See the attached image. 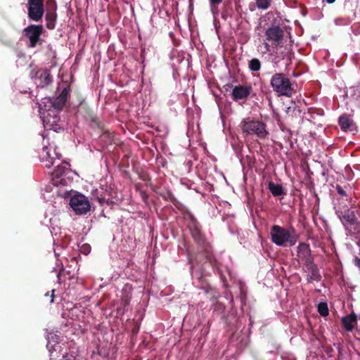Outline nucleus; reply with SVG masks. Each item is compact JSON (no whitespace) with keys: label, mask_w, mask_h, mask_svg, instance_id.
<instances>
[{"label":"nucleus","mask_w":360,"mask_h":360,"mask_svg":"<svg viewBox=\"0 0 360 360\" xmlns=\"http://www.w3.org/2000/svg\"><path fill=\"white\" fill-rule=\"evenodd\" d=\"M188 227L191 237L197 245L198 253L203 254L205 259L211 262L213 258L212 246L201 230L199 222L192 218L191 224Z\"/></svg>","instance_id":"nucleus-1"},{"label":"nucleus","mask_w":360,"mask_h":360,"mask_svg":"<svg viewBox=\"0 0 360 360\" xmlns=\"http://www.w3.org/2000/svg\"><path fill=\"white\" fill-rule=\"evenodd\" d=\"M240 127L245 135L254 136L260 139H264L269 135L266 124L258 120L245 118L240 122Z\"/></svg>","instance_id":"nucleus-2"},{"label":"nucleus","mask_w":360,"mask_h":360,"mask_svg":"<svg viewBox=\"0 0 360 360\" xmlns=\"http://www.w3.org/2000/svg\"><path fill=\"white\" fill-rule=\"evenodd\" d=\"M270 85L276 94L279 96L290 97L294 89L290 79L285 74L278 72L272 75Z\"/></svg>","instance_id":"nucleus-3"},{"label":"nucleus","mask_w":360,"mask_h":360,"mask_svg":"<svg viewBox=\"0 0 360 360\" xmlns=\"http://www.w3.org/2000/svg\"><path fill=\"white\" fill-rule=\"evenodd\" d=\"M346 231L350 235H356L360 233V221L356 216V211L340 212L338 217Z\"/></svg>","instance_id":"nucleus-4"},{"label":"nucleus","mask_w":360,"mask_h":360,"mask_svg":"<svg viewBox=\"0 0 360 360\" xmlns=\"http://www.w3.org/2000/svg\"><path fill=\"white\" fill-rule=\"evenodd\" d=\"M271 241L277 245L284 246L286 243L290 245L295 243V240L291 236L289 231L278 225H274L270 231Z\"/></svg>","instance_id":"nucleus-5"},{"label":"nucleus","mask_w":360,"mask_h":360,"mask_svg":"<svg viewBox=\"0 0 360 360\" xmlns=\"http://www.w3.org/2000/svg\"><path fill=\"white\" fill-rule=\"evenodd\" d=\"M44 30L42 25H30L23 30L25 37L29 39V47L35 48L37 44H41V36Z\"/></svg>","instance_id":"nucleus-6"},{"label":"nucleus","mask_w":360,"mask_h":360,"mask_svg":"<svg viewBox=\"0 0 360 360\" xmlns=\"http://www.w3.org/2000/svg\"><path fill=\"white\" fill-rule=\"evenodd\" d=\"M70 205L77 214H84L90 210L88 198L82 194H75L70 200Z\"/></svg>","instance_id":"nucleus-7"},{"label":"nucleus","mask_w":360,"mask_h":360,"mask_svg":"<svg viewBox=\"0 0 360 360\" xmlns=\"http://www.w3.org/2000/svg\"><path fill=\"white\" fill-rule=\"evenodd\" d=\"M44 13V0H28L27 15L30 20L38 22L41 20Z\"/></svg>","instance_id":"nucleus-8"},{"label":"nucleus","mask_w":360,"mask_h":360,"mask_svg":"<svg viewBox=\"0 0 360 360\" xmlns=\"http://www.w3.org/2000/svg\"><path fill=\"white\" fill-rule=\"evenodd\" d=\"M265 36L273 45L278 46L283 44L284 31L278 25H272L266 30Z\"/></svg>","instance_id":"nucleus-9"},{"label":"nucleus","mask_w":360,"mask_h":360,"mask_svg":"<svg viewBox=\"0 0 360 360\" xmlns=\"http://www.w3.org/2000/svg\"><path fill=\"white\" fill-rule=\"evenodd\" d=\"M68 166L69 165L67 162L57 165L52 174L53 185L58 186L60 184L65 185L66 184V180L63 178V176H66L70 172Z\"/></svg>","instance_id":"nucleus-10"},{"label":"nucleus","mask_w":360,"mask_h":360,"mask_svg":"<svg viewBox=\"0 0 360 360\" xmlns=\"http://www.w3.org/2000/svg\"><path fill=\"white\" fill-rule=\"evenodd\" d=\"M252 91V87L250 85H236L232 90V98L235 101L245 100L249 97Z\"/></svg>","instance_id":"nucleus-11"},{"label":"nucleus","mask_w":360,"mask_h":360,"mask_svg":"<svg viewBox=\"0 0 360 360\" xmlns=\"http://www.w3.org/2000/svg\"><path fill=\"white\" fill-rule=\"evenodd\" d=\"M297 257L298 261L302 262L304 265L314 261L309 245L305 243H300L297 246Z\"/></svg>","instance_id":"nucleus-12"},{"label":"nucleus","mask_w":360,"mask_h":360,"mask_svg":"<svg viewBox=\"0 0 360 360\" xmlns=\"http://www.w3.org/2000/svg\"><path fill=\"white\" fill-rule=\"evenodd\" d=\"M69 89L65 87L57 97L49 99V106L56 111L61 110L67 101Z\"/></svg>","instance_id":"nucleus-13"},{"label":"nucleus","mask_w":360,"mask_h":360,"mask_svg":"<svg viewBox=\"0 0 360 360\" xmlns=\"http://www.w3.org/2000/svg\"><path fill=\"white\" fill-rule=\"evenodd\" d=\"M303 269L305 272L309 274L307 276V280L309 282H312L313 281H321V275L320 274L317 265L314 263V261L304 264Z\"/></svg>","instance_id":"nucleus-14"},{"label":"nucleus","mask_w":360,"mask_h":360,"mask_svg":"<svg viewBox=\"0 0 360 360\" xmlns=\"http://www.w3.org/2000/svg\"><path fill=\"white\" fill-rule=\"evenodd\" d=\"M77 113L89 120L91 122L98 124V117L86 102L82 101L79 103Z\"/></svg>","instance_id":"nucleus-15"},{"label":"nucleus","mask_w":360,"mask_h":360,"mask_svg":"<svg viewBox=\"0 0 360 360\" xmlns=\"http://www.w3.org/2000/svg\"><path fill=\"white\" fill-rule=\"evenodd\" d=\"M36 77L39 79V85L42 87L48 86L53 81L50 70L47 69L37 71Z\"/></svg>","instance_id":"nucleus-16"},{"label":"nucleus","mask_w":360,"mask_h":360,"mask_svg":"<svg viewBox=\"0 0 360 360\" xmlns=\"http://www.w3.org/2000/svg\"><path fill=\"white\" fill-rule=\"evenodd\" d=\"M342 324L347 331H352L354 328L353 323L356 321V316L354 314H351L349 316L342 318Z\"/></svg>","instance_id":"nucleus-17"},{"label":"nucleus","mask_w":360,"mask_h":360,"mask_svg":"<svg viewBox=\"0 0 360 360\" xmlns=\"http://www.w3.org/2000/svg\"><path fill=\"white\" fill-rule=\"evenodd\" d=\"M45 18L46 21V27L49 30H53L56 27V22L57 20L56 12H46Z\"/></svg>","instance_id":"nucleus-18"},{"label":"nucleus","mask_w":360,"mask_h":360,"mask_svg":"<svg viewBox=\"0 0 360 360\" xmlns=\"http://www.w3.org/2000/svg\"><path fill=\"white\" fill-rule=\"evenodd\" d=\"M255 5H250L251 11H255V7L260 10H267L271 4L273 0H255Z\"/></svg>","instance_id":"nucleus-19"},{"label":"nucleus","mask_w":360,"mask_h":360,"mask_svg":"<svg viewBox=\"0 0 360 360\" xmlns=\"http://www.w3.org/2000/svg\"><path fill=\"white\" fill-rule=\"evenodd\" d=\"M268 188L274 196H280L284 194L283 186L280 184H274L272 181L268 183Z\"/></svg>","instance_id":"nucleus-20"},{"label":"nucleus","mask_w":360,"mask_h":360,"mask_svg":"<svg viewBox=\"0 0 360 360\" xmlns=\"http://www.w3.org/2000/svg\"><path fill=\"white\" fill-rule=\"evenodd\" d=\"M338 122L341 129L344 131H346L350 127L352 120L348 116L343 115L339 117Z\"/></svg>","instance_id":"nucleus-21"},{"label":"nucleus","mask_w":360,"mask_h":360,"mask_svg":"<svg viewBox=\"0 0 360 360\" xmlns=\"http://www.w3.org/2000/svg\"><path fill=\"white\" fill-rule=\"evenodd\" d=\"M58 120L59 119L57 116H53V121L51 122L50 118H49L47 116L44 122H46L47 127H50V129H53V131H57L58 129H60L58 124H56Z\"/></svg>","instance_id":"nucleus-22"},{"label":"nucleus","mask_w":360,"mask_h":360,"mask_svg":"<svg viewBox=\"0 0 360 360\" xmlns=\"http://www.w3.org/2000/svg\"><path fill=\"white\" fill-rule=\"evenodd\" d=\"M249 68L252 72H257L261 68V62L258 58H252L249 61Z\"/></svg>","instance_id":"nucleus-23"},{"label":"nucleus","mask_w":360,"mask_h":360,"mask_svg":"<svg viewBox=\"0 0 360 360\" xmlns=\"http://www.w3.org/2000/svg\"><path fill=\"white\" fill-rule=\"evenodd\" d=\"M41 155L43 156V159L46 158V160L49 162V164H47L46 167H50L51 165H53V162L52 161L53 158L51 155L48 147L43 148Z\"/></svg>","instance_id":"nucleus-24"},{"label":"nucleus","mask_w":360,"mask_h":360,"mask_svg":"<svg viewBox=\"0 0 360 360\" xmlns=\"http://www.w3.org/2000/svg\"><path fill=\"white\" fill-rule=\"evenodd\" d=\"M318 311L322 316H326L329 314L328 304L326 302H320L318 305Z\"/></svg>","instance_id":"nucleus-25"},{"label":"nucleus","mask_w":360,"mask_h":360,"mask_svg":"<svg viewBox=\"0 0 360 360\" xmlns=\"http://www.w3.org/2000/svg\"><path fill=\"white\" fill-rule=\"evenodd\" d=\"M46 12H56L57 4L56 0H47L46 2Z\"/></svg>","instance_id":"nucleus-26"},{"label":"nucleus","mask_w":360,"mask_h":360,"mask_svg":"<svg viewBox=\"0 0 360 360\" xmlns=\"http://www.w3.org/2000/svg\"><path fill=\"white\" fill-rule=\"evenodd\" d=\"M354 210L350 209L348 207L347 205L343 202H340L337 209H336V214L338 217L340 216V212H345L346 213L347 211H353Z\"/></svg>","instance_id":"nucleus-27"},{"label":"nucleus","mask_w":360,"mask_h":360,"mask_svg":"<svg viewBox=\"0 0 360 360\" xmlns=\"http://www.w3.org/2000/svg\"><path fill=\"white\" fill-rule=\"evenodd\" d=\"M223 1V0H209L211 11L213 14L218 12V6Z\"/></svg>","instance_id":"nucleus-28"},{"label":"nucleus","mask_w":360,"mask_h":360,"mask_svg":"<svg viewBox=\"0 0 360 360\" xmlns=\"http://www.w3.org/2000/svg\"><path fill=\"white\" fill-rule=\"evenodd\" d=\"M54 292H55V290H54V289H53V290H51V293H50V292H49V291H48V292H46L44 294V297H45L46 298H47V299H48L47 302H48L49 304H52V303H53V302H54V297H55Z\"/></svg>","instance_id":"nucleus-29"},{"label":"nucleus","mask_w":360,"mask_h":360,"mask_svg":"<svg viewBox=\"0 0 360 360\" xmlns=\"http://www.w3.org/2000/svg\"><path fill=\"white\" fill-rule=\"evenodd\" d=\"M335 188H336L338 193L340 195H341L342 197H347V194L342 187H341L339 185H337Z\"/></svg>","instance_id":"nucleus-30"},{"label":"nucleus","mask_w":360,"mask_h":360,"mask_svg":"<svg viewBox=\"0 0 360 360\" xmlns=\"http://www.w3.org/2000/svg\"><path fill=\"white\" fill-rule=\"evenodd\" d=\"M188 262L190 264H192L195 260L197 259V255L195 253L191 252L190 250H188Z\"/></svg>","instance_id":"nucleus-31"},{"label":"nucleus","mask_w":360,"mask_h":360,"mask_svg":"<svg viewBox=\"0 0 360 360\" xmlns=\"http://www.w3.org/2000/svg\"><path fill=\"white\" fill-rule=\"evenodd\" d=\"M354 264L360 269V258L356 257L354 259Z\"/></svg>","instance_id":"nucleus-32"},{"label":"nucleus","mask_w":360,"mask_h":360,"mask_svg":"<svg viewBox=\"0 0 360 360\" xmlns=\"http://www.w3.org/2000/svg\"><path fill=\"white\" fill-rule=\"evenodd\" d=\"M139 331V326L136 325L133 329H132V333L134 335H136Z\"/></svg>","instance_id":"nucleus-33"},{"label":"nucleus","mask_w":360,"mask_h":360,"mask_svg":"<svg viewBox=\"0 0 360 360\" xmlns=\"http://www.w3.org/2000/svg\"><path fill=\"white\" fill-rule=\"evenodd\" d=\"M264 47L266 49V51H270V49H269L270 46H269V44L267 42H264Z\"/></svg>","instance_id":"nucleus-34"},{"label":"nucleus","mask_w":360,"mask_h":360,"mask_svg":"<svg viewBox=\"0 0 360 360\" xmlns=\"http://www.w3.org/2000/svg\"><path fill=\"white\" fill-rule=\"evenodd\" d=\"M142 198H143V199H146V198H148L147 194H146V193H142Z\"/></svg>","instance_id":"nucleus-35"},{"label":"nucleus","mask_w":360,"mask_h":360,"mask_svg":"<svg viewBox=\"0 0 360 360\" xmlns=\"http://www.w3.org/2000/svg\"><path fill=\"white\" fill-rule=\"evenodd\" d=\"M326 1L328 3V4H333L335 1V0H326Z\"/></svg>","instance_id":"nucleus-36"},{"label":"nucleus","mask_w":360,"mask_h":360,"mask_svg":"<svg viewBox=\"0 0 360 360\" xmlns=\"http://www.w3.org/2000/svg\"><path fill=\"white\" fill-rule=\"evenodd\" d=\"M167 194H168V195H169V197H173V195H172V193L170 191H169V192L167 193Z\"/></svg>","instance_id":"nucleus-37"}]
</instances>
